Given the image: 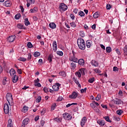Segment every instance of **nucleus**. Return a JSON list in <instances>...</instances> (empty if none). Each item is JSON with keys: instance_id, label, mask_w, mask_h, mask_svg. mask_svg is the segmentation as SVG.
<instances>
[{"instance_id": "nucleus-27", "label": "nucleus", "mask_w": 127, "mask_h": 127, "mask_svg": "<svg viewBox=\"0 0 127 127\" xmlns=\"http://www.w3.org/2000/svg\"><path fill=\"white\" fill-rule=\"evenodd\" d=\"M28 111V107H26V106H24L22 109V112L23 113H26Z\"/></svg>"}, {"instance_id": "nucleus-5", "label": "nucleus", "mask_w": 127, "mask_h": 127, "mask_svg": "<svg viewBox=\"0 0 127 127\" xmlns=\"http://www.w3.org/2000/svg\"><path fill=\"white\" fill-rule=\"evenodd\" d=\"M63 117L64 120H66L67 121H71L72 120V116L67 113L64 114Z\"/></svg>"}, {"instance_id": "nucleus-51", "label": "nucleus", "mask_w": 127, "mask_h": 127, "mask_svg": "<svg viewBox=\"0 0 127 127\" xmlns=\"http://www.w3.org/2000/svg\"><path fill=\"white\" fill-rule=\"evenodd\" d=\"M86 91H87L86 87H85L84 89H82L81 90H80V92L81 93V94H83V93H86Z\"/></svg>"}, {"instance_id": "nucleus-36", "label": "nucleus", "mask_w": 127, "mask_h": 127, "mask_svg": "<svg viewBox=\"0 0 127 127\" xmlns=\"http://www.w3.org/2000/svg\"><path fill=\"white\" fill-rule=\"evenodd\" d=\"M60 76H62V77H66V73L64 71H61L59 73Z\"/></svg>"}, {"instance_id": "nucleus-1", "label": "nucleus", "mask_w": 127, "mask_h": 127, "mask_svg": "<svg viewBox=\"0 0 127 127\" xmlns=\"http://www.w3.org/2000/svg\"><path fill=\"white\" fill-rule=\"evenodd\" d=\"M77 42L79 49H81V50H85L86 48V45H85V41H84V39L79 38L77 39Z\"/></svg>"}, {"instance_id": "nucleus-41", "label": "nucleus", "mask_w": 127, "mask_h": 127, "mask_svg": "<svg viewBox=\"0 0 127 127\" xmlns=\"http://www.w3.org/2000/svg\"><path fill=\"white\" fill-rule=\"evenodd\" d=\"M27 2L29 3H31V4H34V2H35V0H26Z\"/></svg>"}, {"instance_id": "nucleus-50", "label": "nucleus", "mask_w": 127, "mask_h": 127, "mask_svg": "<svg viewBox=\"0 0 127 127\" xmlns=\"http://www.w3.org/2000/svg\"><path fill=\"white\" fill-rule=\"evenodd\" d=\"M79 35L81 36V37H84V36H85V33L84 32V31H81L80 32Z\"/></svg>"}, {"instance_id": "nucleus-3", "label": "nucleus", "mask_w": 127, "mask_h": 127, "mask_svg": "<svg viewBox=\"0 0 127 127\" xmlns=\"http://www.w3.org/2000/svg\"><path fill=\"white\" fill-rule=\"evenodd\" d=\"M6 100L9 104V105H10V103H12L13 101V99L12 98V94L10 93H7L6 95Z\"/></svg>"}, {"instance_id": "nucleus-46", "label": "nucleus", "mask_w": 127, "mask_h": 127, "mask_svg": "<svg viewBox=\"0 0 127 127\" xmlns=\"http://www.w3.org/2000/svg\"><path fill=\"white\" fill-rule=\"evenodd\" d=\"M27 47L28 48H32L33 47V46L32 45V44H31V42H29L27 43Z\"/></svg>"}, {"instance_id": "nucleus-23", "label": "nucleus", "mask_w": 127, "mask_h": 127, "mask_svg": "<svg viewBox=\"0 0 127 127\" xmlns=\"http://www.w3.org/2000/svg\"><path fill=\"white\" fill-rule=\"evenodd\" d=\"M52 58H53V55H49L48 57V61L49 62V63H51V62H52Z\"/></svg>"}, {"instance_id": "nucleus-4", "label": "nucleus", "mask_w": 127, "mask_h": 127, "mask_svg": "<svg viewBox=\"0 0 127 127\" xmlns=\"http://www.w3.org/2000/svg\"><path fill=\"white\" fill-rule=\"evenodd\" d=\"M69 60L74 63H78V58H76V56L69 54Z\"/></svg>"}, {"instance_id": "nucleus-38", "label": "nucleus", "mask_w": 127, "mask_h": 127, "mask_svg": "<svg viewBox=\"0 0 127 127\" xmlns=\"http://www.w3.org/2000/svg\"><path fill=\"white\" fill-rule=\"evenodd\" d=\"M56 103L53 104L51 107V111H54L56 108Z\"/></svg>"}, {"instance_id": "nucleus-13", "label": "nucleus", "mask_w": 127, "mask_h": 127, "mask_svg": "<svg viewBox=\"0 0 127 127\" xmlns=\"http://www.w3.org/2000/svg\"><path fill=\"white\" fill-rule=\"evenodd\" d=\"M92 66H94V67H98L99 66V63L98 62L96 61L95 60H92L91 62Z\"/></svg>"}, {"instance_id": "nucleus-64", "label": "nucleus", "mask_w": 127, "mask_h": 127, "mask_svg": "<svg viewBox=\"0 0 127 127\" xmlns=\"http://www.w3.org/2000/svg\"><path fill=\"white\" fill-rule=\"evenodd\" d=\"M17 72L18 74H22V71H21V69H18Z\"/></svg>"}, {"instance_id": "nucleus-19", "label": "nucleus", "mask_w": 127, "mask_h": 127, "mask_svg": "<svg viewBox=\"0 0 127 127\" xmlns=\"http://www.w3.org/2000/svg\"><path fill=\"white\" fill-rule=\"evenodd\" d=\"M76 66H77V64H76V63L75 62L71 63L70 68L71 70H74Z\"/></svg>"}, {"instance_id": "nucleus-35", "label": "nucleus", "mask_w": 127, "mask_h": 127, "mask_svg": "<svg viewBox=\"0 0 127 127\" xmlns=\"http://www.w3.org/2000/svg\"><path fill=\"white\" fill-rule=\"evenodd\" d=\"M93 17H94V18H98L99 17V12H96L93 14Z\"/></svg>"}, {"instance_id": "nucleus-40", "label": "nucleus", "mask_w": 127, "mask_h": 127, "mask_svg": "<svg viewBox=\"0 0 127 127\" xmlns=\"http://www.w3.org/2000/svg\"><path fill=\"white\" fill-rule=\"evenodd\" d=\"M40 56V53L38 52H36L34 53V57H39Z\"/></svg>"}, {"instance_id": "nucleus-60", "label": "nucleus", "mask_w": 127, "mask_h": 127, "mask_svg": "<svg viewBox=\"0 0 127 127\" xmlns=\"http://www.w3.org/2000/svg\"><path fill=\"white\" fill-rule=\"evenodd\" d=\"M111 7H112V6H111V4H107L106 5V8H107V9H111Z\"/></svg>"}, {"instance_id": "nucleus-55", "label": "nucleus", "mask_w": 127, "mask_h": 127, "mask_svg": "<svg viewBox=\"0 0 127 127\" xmlns=\"http://www.w3.org/2000/svg\"><path fill=\"white\" fill-rule=\"evenodd\" d=\"M35 86L36 87H41V84L39 82H37V83H35Z\"/></svg>"}, {"instance_id": "nucleus-14", "label": "nucleus", "mask_w": 127, "mask_h": 127, "mask_svg": "<svg viewBox=\"0 0 127 127\" xmlns=\"http://www.w3.org/2000/svg\"><path fill=\"white\" fill-rule=\"evenodd\" d=\"M72 80L76 84V85H78L79 88H81V84L79 83V81H78V79L76 77H73Z\"/></svg>"}, {"instance_id": "nucleus-42", "label": "nucleus", "mask_w": 127, "mask_h": 127, "mask_svg": "<svg viewBox=\"0 0 127 127\" xmlns=\"http://www.w3.org/2000/svg\"><path fill=\"white\" fill-rule=\"evenodd\" d=\"M55 121L57 122V123H61V122H62V118H56L55 119Z\"/></svg>"}, {"instance_id": "nucleus-29", "label": "nucleus", "mask_w": 127, "mask_h": 127, "mask_svg": "<svg viewBox=\"0 0 127 127\" xmlns=\"http://www.w3.org/2000/svg\"><path fill=\"white\" fill-rule=\"evenodd\" d=\"M123 113H124V111H123V110L122 109H120L116 111V113L117 114V115H119V116H121L123 114Z\"/></svg>"}, {"instance_id": "nucleus-56", "label": "nucleus", "mask_w": 127, "mask_h": 127, "mask_svg": "<svg viewBox=\"0 0 127 127\" xmlns=\"http://www.w3.org/2000/svg\"><path fill=\"white\" fill-rule=\"evenodd\" d=\"M53 50L54 52H56L57 51V46H53Z\"/></svg>"}, {"instance_id": "nucleus-44", "label": "nucleus", "mask_w": 127, "mask_h": 127, "mask_svg": "<svg viewBox=\"0 0 127 127\" xmlns=\"http://www.w3.org/2000/svg\"><path fill=\"white\" fill-rule=\"evenodd\" d=\"M75 75L78 77V78H80L81 77V72L79 70L78 71H76L75 72Z\"/></svg>"}, {"instance_id": "nucleus-20", "label": "nucleus", "mask_w": 127, "mask_h": 127, "mask_svg": "<svg viewBox=\"0 0 127 127\" xmlns=\"http://www.w3.org/2000/svg\"><path fill=\"white\" fill-rule=\"evenodd\" d=\"M97 123L101 127H104L105 125V121L104 120H98L97 121Z\"/></svg>"}, {"instance_id": "nucleus-22", "label": "nucleus", "mask_w": 127, "mask_h": 127, "mask_svg": "<svg viewBox=\"0 0 127 127\" xmlns=\"http://www.w3.org/2000/svg\"><path fill=\"white\" fill-rule=\"evenodd\" d=\"M4 4H5V6L7 7H8L9 6H11V3L10 2V1L9 0H7L4 2Z\"/></svg>"}, {"instance_id": "nucleus-32", "label": "nucleus", "mask_w": 127, "mask_h": 127, "mask_svg": "<svg viewBox=\"0 0 127 127\" xmlns=\"http://www.w3.org/2000/svg\"><path fill=\"white\" fill-rule=\"evenodd\" d=\"M111 52H112V48H111L110 47H107L106 48V52L107 53H111Z\"/></svg>"}, {"instance_id": "nucleus-48", "label": "nucleus", "mask_w": 127, "mask_h": 127, "mask_svg": "<svg viewBox=\"0 0 127 127\" xmlns=\"http://www.w3.org/2000/svg\"><path fill=\"white\" fill-rule=\"evenodd\" d=\"M6 82H7V81L6 80V77H4L2 80V85H3L4 86L6 85Z\"/></svg>"}, {"instance_id": "nucleus-39", "label": "nucleus", "mask_w": 127, "mask_h": 127, "mask_svg": "<svg viewBox=\"0 0 127 127\" xmlns=\"http://www.w3.org/2000/svg\"><path fill=\"white\" fill-rule=\"evenodd\" d=\"M79 71L80 72L81 74L83 75H85V69L81 68Z\"/></svg>"}, {"instance_id": "nucleus-6", "label": "nucleus", "mask_w": 127, "mask_h": 127, "mask_svg": "<svg viewBox=\"0 0 127 127\" xmlns=\"http://www.w3.org/2000/svg\"><path fill=\"white\" fill-rule=\"evenodd\" d=\"M61 86V84L59 83H56L55 85H54L52 87L54 91L55 92H58L59 91V87Z\"/></svg>"}, {"instance_id": "nucleus-12", "label": "nucleus", "mask_w": 127, "mask_h": 127, "mask_svg": "<svg viewBox=\"0 0 127 127\" xmlns=\"http://www.w3.org/2000/svg\"><path fill=\"white\" fill-rule=\"evenodd\" d=\"M77 63H78L79 65H80V66H84L85 64V61H84L83 59H80L77 60Z\"/></svg>"}, {"instance_id": "nucleus-43", "label": "nucleus", "mask_w": 127, "mask_h": 127, "mask_svg": "<svg viewBox=\"0 0 127 127\" xmlns=\"http://www.w3.org/2000/svg\"><path fill=\"white\" fill-rule=\"evenodd\" d=\"M78 14L80 15V16L81 17L85 16V13H84V12L81 10L78 12Z\"/></svg>"}, {"instance_id": "nucleus-47", "label": "nucleus", "mask_w": 127, "mask_h": 127, "mask_svg": "<svg viewBox=\"0 0 127 127\" xmlns=\"http://www.w3.org/2000/svg\"><path fill=\"white\" fill-rule=\"evenodd\" d=\"M93 71L96 73H99V74L102 73V71L99 69V68H95L93 69Z\"/></svg>"}, {"instance_id": "nucleus-2", "label": "nucleus", "mask_w": 127, "mask_h": 127, "mask_svg": "<svg viewBox=\"0 0 127 127\" xmlns=\"http://www.w3.org/2000/svg\"><path fill=\"white\" fill-rule=\"evenodd\" d=\"M68 8V7L64 3H61L59 7L60 11L63 12L66 11Z\"/></svg>"}, {"instance_id": "nucleus-7", "label": "nucleus", "mask_w": 127, "mask_h": 127, "mask_svg": "<svg viewBox=\"0 0 127 127\" xmlns=\"http://www.w3.org/2000/svg\"><path fill=\"white\" fill-rule=\"evenodd\" d=\"M86 123H87V117H84L80 121L81 127H84L85 125H86Z\"/></svg>"}, {"instance_id": "nucleus-31", "label": "nucleus", "mask_w": 127, "mask_h": 127, "mask_svg": "<svg viewBox=\"0 0 127 127\" xmlns=\"http://www.w3.org/2000/svg\"><path fill=\"white\" fill-rule=\"evenodd\" d=\"M18 61H21L22 62H25L27 59L24 58H22L20 57L19 59H18Z\"/></svg>"}, {"instance_id": "nucleus-58", "label": "nucleus", "mask_w": 127, "mask_h": 127, "mask_svg": "<svg viewBox=\"0 0 127 127\" xmlns=\"http://www.w3.org/2000/svg\"><path fill=\"white\" fill-rule=\"evenodd\" d=\"M31 60V54H29L28 57L27 58V61H30Z\"/></svg>"}, {"instance_id": "nucleus-26", "label": "nucleus", "mask_w": 127, "mask_h": 127, "mask_svg": "<svg viewBox=\"0 0 127 127\" xmlns=\"http://www.w3.org/2000/svg\"><path fill=\"white\" fill-rule=\"evenodd\" d=\"M24 23L26 26H28V25H30V22H29V21H28V18H27L25 19Z\"/></svg>"}, {"instance_id": "nucleus-53", "label": "nucleus", "mask_w": 127, "mask_h": 127, "mask_svg": "<svg viewBox=\"0 0 127 127\" xmlns=\"http://www.w3.org/2000/svg\"><path fill=\"white\" fill-rule=\"evenodd\" d=\"M40 101H41V97H39L36 99V103H40Z\"/></svg>"}, {"instance_id": "nucleus-63", "label": "nucleus", "mask_w": 127, "mask_h": 127, "mask_svg": "<svg viewBox=\"0 0 127 127\" xmlns=\"http://www.w3.org/2000/svg\"><path fill=\"white\" fill-rule=\"evenodd\" d=\"M113 71H115V72H116V71H119V69H118V67H117V66H114V67H113Z\"/></svg>"}, {"instance_id": "nucleus-18", "label": "nucleus", "mask_w": 127, "mask_h": 127, "mask_svg": "<svg viewBox=\"0 0 127 127\" xmlns=\"http://www.w3.org/2000/svg\"><path fill=\"white\" fill-rule=\"evenodd\" d=\"M17 28H19V29H26V28L24 27V25H22L21 23L18 24L17 25Z\"/></svg>"}, {"instance_id": "nucleus-61", "label": "nucleus", "mask_w": 127, "mask_h": 127, "mask_svg": "<svg viewBox=\"0 0 127 127\" xmlns=\"http://www.w3.org/2000/svg\"><path fill=\"white\" fill-rule=\"evenodd\" d=\"M90 106L93 109H95V108H96V105H95V103L94 102L93 103H91Z\"/></svg>"}, {"instance_id": "nucleus-52", "label": "nucleus", "mask_w": 127, "mask_h": 127, "mask_svg": "<svg viewBox=\"0 0 127 127\" xmlns=\"http://www.w3.org/2000/svg\"><path fill=\"white\" fill-rule=\"evenodd\" d=\"M43 90H44V92H45V93H48V92H49V89L47 87H44L43 88Z\"/></svg>"}, {"instance_id": "nucleus-34", "label": "nucleus", "mask_w": 127, "mask_h": 127, "mask_svg": "<svg viewBox=\"0 0 127 127\" xmlns=\"http://www.w3.org/2000/svg\"><path fill=\"white\" fill-rule=\"evenodd\" d=\"M7 126H13L12 124V120L11 119H8Z\"/></svg>"}, {"instance_id": "nucleus-8", "label": "nucleus", "mask_w": 127, "mask_h": 127, "mask_svg": "<svg viewBox=\"0 0 127 127\" xmlns=\"http://www.w3.org/2000/svg\"><path fill=\"white\" fill-rule=\"evenodd\" d=\"M29 123V119L26 118L22 122V124L21 125V127H25L26 126L28 125Z\"/></svg>"}, {"instance_id": "nucleus-57", "label": "nucleus", "mask_w": 127, "mask_h": 127, "mask_svg": "<svg viewBox=\"0 0 127 127\" xmlns=\"http://www.w3.org/2000/svg\"><path fill=\"white\" fill-rule=\"evenodd\" d=\"M63 98L62 97V96H60L57 99V102H61V101H62Z\"/></svg>"}, {"instance_id": "nucleus-59", "label": "nucleus", "mask_w": 127, "mask_h": 127, "mask_svg": "<svg viewBox=\"0 0 127 127\" xmlns=\"http://www.w3.org/2000/svg\"><path fill=\"white\" fill-rule=\"evenodd\" d=\"M115 51H116V53H117V54H118V55H121V52H120V50L119 49H116L115 50Z\"/></svg>"}, {"instance_id": "nucleus-16", "label": "nucleus", "mask_w": 127, "mask_h": 127, "mask_svg": "<svg viewBox=\"0 0 127 127\" xmlns=\"http://www.w3.org/2000/svg\"><path fill=\"white\" fill-rule=\"evenodd\" d=\"M13 83H16L18 81V76L16 75H13L12 77Z\"/></svg>"}, {"instance_id": "nucleus-15", "label": "nucleus", "mask_w": 127, "mask_h": 127, "mask_svg": "<svg viewBox=\"0 0 127 127\" xmlns=\"http://www.w3.org/2000/svg\"><path fill=\"white\" fill-rule=\"evenodd\" d=\"M14 39H15V36H10L8 38V41L9 42H13L14 41Z\"/></svg>"}, {"instance_id": "nucleus-49", "label": "nucleus", "mask_w": 127, "mask_h": 127, "mask_svg": "<svg viewBox=\"0 0 127 127\" xmlns=\"http://www.w3.org/2000/svg\"><path fill=\"white\" fill-rule=\"evenodd\" d=\"M57 54L59 55V56H63V52L62 51H57Z\"/></svg>"}, {"instance_id": "nucleus-33", "label": "nucleus", "mask_w": 127, "mask_h": 127, "mask_svg": "<svg viewBox=\"0 0 127 127\" xmlns=\"http://www.w3.org/2000/svg\"><path fill=\"white\" fill-rule=\"evenodd\" d=\"M104 119H105V121H106V122H108V123H112V121H111V120H110L109 116L105 117H104Z\"/></svg>"}, {"instance_id": "nucleus-21", "label": "nucleus", "mask_w": 127, "mask_h": 127, "mask_svg": "<svg viewBox=\"0 0 127 127\" xmlns=\"http://www.w3.org/2000/svg\"><path fill=\"white\" fill-rule=\"evenodd\" d=\"M37 11H38V8L36 7H34L33 9H31L30 10L31 13H34L35 12H37Z\"/></svg>"}, {"instance_id": "nucleus-45", "label": "nucleus", "mask_w": 127, "mask_h": 127, "mask_svg": "<svg viewBox=\"0 0 127 127\" xmlns=\"http://www.w3.org/2000/svg\"><path fill=\"white\" fill-rule=\"evenodd\" d=\"M95 81V77H92L88 80L89 83H93Z\"/></svg>"}, {"instance_id": "nucleus-24", "label": "nucleus", "mask_w": 127, "mask_h": 127, "mask_svg": "<svg viewBox=\"0 0 127 127\" xmlns=\"http://www.w3.org/2000/svg\"><path fill=\"white\" fill-rule=\"evenodd\" d=\"M92 43V41L88 40L86 42V45L87 48H91V44Z\"/></svg>"}, {"instance_id": "nucleus-11", "label": "nucleus", "mask_w": 127, "mask_h": 127, "mask_svg": "<svg viewBox=\"0 0 127 127\" xmlns=\"http://www.w3.org/2000/svg\"><path fill=\"white\" fill-rule=\"evenodd\" d=\"M77 97H78V93L74 91L72 92L71 95H69V98H70V99H76Z\"/></svg>"}, {"instance_id": "nucleus-62", "label": "nucleus", "mask_w": 127, "mask_h": 127, "mask_svg": "<svg viewBox=\"0 0 127 127\" xmlns=\"http://www.w3.org/2000/svg\"><path fill=\"white\" fill-rule=\"evenodd\" d=\"M33 19L34 21H37V20H38V17H37V16H34L33 17Z\"/></svg>"}, {"instance_id": "nucleus-9", "label": "nucleus", "mask_w": 127, "mask_h": 127, "mask_svg": "<svg viewBox=\"0 0 127 127\" xmlns=\"http://www.w3.org/2000/svg\"><path fill=\"white\" fill-rule=\"evenodd\" d=\"M112 102H114V104L116 105H121L123 103V101L122 100L116 98L115 99H113Z\"/></svg>"}, {"instance_id": "nucleus-37", "label": "nucleus", "mask_w": 127, "mask_h": 127, "mask_svg": "<svg viewBox=\"0 0 127 127\" xmlns=\"http://www.w3.org/2000/svg\"><path fill=\"white\" fill-rule=\"evenodd\" d=\"M20 17H21V15L20 14V13H17L15 16V19H19Z\"/></svg>"}, {"instance_id": "nucleus-17", "label": "nucleus", "mask_w": 127, "mask_h": 127, "mask_svg": "<svg viewBox=\"0 0 127 127\" xmlns=\"http://www.w3.org/2000/svg\"><path fill=\"white\" fill-rule=\"evenodd\" d=\"M49 26L50 27V28H52V29H55V28H56V24L54 22L50 23Z\"/></svg>"}, {"instance_id": "nucleus-30", "label": "nucleus", "mask_w": 127, "mask_h": 127, "mask_svg": "<svg viewBox=\"0 0 127 127\" xmlns=\"http://www.w3.org/2000/svg\"><path fill=\"white\" fill-rule=\"evenodd\" d=\"M70 26L71 27H73V28H75V27H76L77 26V25H76V23H75V22H70L69 23Z\"/></svg>"}, {"instance_id": "nucleus-25", "label": "nucleus", "mask_w": 127, "mask_h": 127, "mask_svg": "<svg viewBox=\"0 0 127 127\" xmlns=\"http://www.w3.org/2000/svg\"><path fill=\"white\" fill-rule=\"evenodd\" d=\"M123 51L124 53V56H127V45H126L123 49Z\"/></svg>"}, {"instance_id": "nucleus-10", "label": "nucleus", "mask_w": 127, "mask_h": 127, "mask_svg": "<svg viewBox=\"0 0 127 127\" xmlns=\"http://www.w3.org/2000/svg\"><path fill=\"white\" fill-rule=\"evenodd\" d=\"M3 109L5 114H8V113H9V107L8 106V104H5Z\"/></svg>"}, {"instance_id": "nucleus-54", "label": "nucleus", "mask_w": 127, "mask_h": 127, "mask_svg": "<svg viewBox=\"0 0 127 127\" xmlns=\"http://www.w3.org/2000/svg\"><path fill=\"white\" fill-rule=\"evenodd\" d=\"M100 99H101V95H97L95 98L96 101H99Z\"/></svg>"}, {"instance_id": "nucleus-28", "label": "nucleus", "mask_w": 127, "mask_h": 127, "mask_svg": "<svg viewBox=\"0 0 127 127\" xmlns=\"http://www.w3.org/2000/svg\"><path fill=\"white\" fill-rule=\"evenodd\" d=\"M10 75L11 76H14L15 75V70L13 69H11L10 70Z\"/></svg>"}]
</instances>
